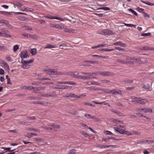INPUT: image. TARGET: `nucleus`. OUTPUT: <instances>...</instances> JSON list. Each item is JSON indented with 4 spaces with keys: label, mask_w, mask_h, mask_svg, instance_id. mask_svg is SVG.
Masks as SVG:
<instances>
[{
    "label": "nucleus",
    "mask_w": 154,
    "mask_h": 154,
    "mask_svg": "<svg viewBox=\"0 0 154 154\" xmlns=\"http://www.w3.org/2000/svg\"><path fill=\"white\" fill-rule=\"evenodd\" d=\"M44 71L46 72V73L49 74L50 76L53 77L57 75H61L62 74V72L57 71L55 69H48L44 70Z\"/></svg>",
    "instance_id": "nucleus-1"
},
{
    "label": "nucleus",
    "mask_w": 154,
    "mask_h": 154,
    "mask_svg": "<svg viewBox=\"0 0 154 154\" xmlns=\"http://www.w3.org/2000/svg\"><path fill=\"white\" fill-rule=\"evenodd\" d=\"M21 62L22 64L21 67L23 69H27L29 68L30 66V64L33 61L32 60H29L25 61L22 60Z\"/></svg>",
    "instance_id": "nucleus-2"
},
{
    "label": "nucleus",
    "mask_w": 154,
    "mask_h": 154,
    "mask_svg": "<svg viewBox=\"0 0 154 154\" xmlns=\"http://www.w3.org/2000/svg\"><path fill=\"white\" fill-rule=\"evenodd\" d=\"M98 33L103 35H113L114 32L110 29H105L98 31Z\"/></svg>",
    "instance_id": "nucleus-3"
},
{
    "label": "nucleus",
    "mask_w": 154,
    "mask_h": 154,
    "mask_svg": "<svg viewBox=\"0 0 154 154\" xmlns=\"http://www.w3.org/2000/svg\"><path fill=\"white\" fill-rule=\"evenodd\" d=\"M100 75L105 76H109L111 75H112V73H111L110 72L107 71H97L94 73V75Z\"/></svg>",
    "instance_id": "nucleus-4"
},
{
    "label": "nucleus",
    "mask_w": 154,
    "mask_h": 154,
    "mask_svg": "<svg viewBox=\"0 0 154 154\" xmlns=\"http://www.w3.org/2000/svg\"><path fill=\"white\" fill-rule=\"evenodd\" d=\"M79 73L77 72H75V78L77 79H82L84 80H89L90 78L88 77L85 76H82L81 75H78Z\"/></svg>",
    "instance_id": "nucleus-5"
},
{
    "label": "nucleus",
    "mask_w": 154,
    "mask_h": 154,
    "mask_svg": "<svg viewBox=\"0 0 154 154\" xmlns=\"http://www.w3.org/2000/svg\"><path fill=\"white\" fill-rule=\"evenodd\" d=\"M1 63L2 66V67L4 68L6 70L9 71L10 70V68L9 67L7 63L5 61H2L1 62Z\"/></svg>",
    "instance_id": "nucleus-6"
},
{
    "label": "nucleus",
    "mask_w": 154,
    "mask_h": 154,
    "mask_svg": "<svg viewBox=\"0 0 154 154\" xmlns=\"http://www.w3.org/2000/svg\"><path fill=\"white\" fill-rule=\"evenodd\" d=\"M20 54L21 58H27L28 57L27 51L26 50H23L20 53Z\"/></svg>",
    "instance_id": "nucleus-7"
},
{
    "label": "nucleus",
    "mask_w": 154,
    "mask_h": 154,
    "mask_svg": "<svg viewBox=\"0 0 154 154\" xmlns=\"http://www.w3.org/2000/svg\"><path fill=\"white\" fill-rule=\"evenodd\" d=\"M131 99H132L131 102H135L138 103L140 100H141V98L139 97H135L134 96L131 97Z\"/></svg>",
    "instance_id": "nucleus-8"
},
{
    "label": "nucleus",
    "mask_w": 154,
    "mask_h": 154,
    "mask_svg": "<svg viewBox=\"0 0 154 154\" xmlns=\"http://www.w3.org/2000/svg\"><path fill=\"white\" fill-rule=\"evenodd\" d=\"M114 45H119L123 47H126V45L125 43H122L120 41L117 42L113 43Z\"/></svg>",
    "instance_id": "nucleus-9"
},
{
    "label": "nucleus",
    "mask_w": 154,
    "mask_h": 154,
    "mask_svg": "<svg viewBox=\"0 0 154 154\" xmlns=\"http://www.w3.org/2000/svg\"><path fill=\"white\" fill-rule=\"evenodd\" d=\"M86 89L89 90V91H92L93 90L95 91H98L99 90V89L96 88L94 86H91L90 87H86L85 88Z\"/></svg>",
    "instance_id": "nucleus-10"
},
{
    "label": "nucleus",
    "mask_w": 154,
    "mask_h": 154,
    "mask_svg": "<svg viewBox=\"0 0 154 154\" xmlns=\"http://www.w3.org/2000/svg\"><path fill=\"white\" fill-rule=\"evenodd\" d=\"M143 88L145 89H148V90L151 91L152 90V88L151 87V85L150 86L149 84H143Z\"/></svg>",
    "instance_id": "nucleus-11"
},
{
    "label": "nucleus",
    "mask_w": 154,
    "mask_h": 154,
    "mask_svg": "<svg viewBox=\"0 0 154 154\" xmlns=\"http://www.w3.org/2000/svg\"><path fill=\"white\" fill-rule=\"evenodd\" d=\"M70 75L73 76V77L75 78V72L73 73L72 72H62V75Z\"/></svg>",
    "instance_id": "nucleus-12"
},
{
    "label": "nucleus",
    "mask_w": 154,
    "mask_h": 154,
    "mask_svg": "<svg viewBox=\"0 0 154 154\" xmlns=\"http://www.w3.org/2000/svg\"><path fill=\"white\" fill-rule=\"evenodd\" d=\"M148 102V101L146 99H143L141 98V100H140L138 103L144 105Z\"/></svg>",
    "instance_id": "nucleus-13"
},
{
    "label": "nucleus",
    "mask_w": 154,
    "mask_h": 154,
    "mask_svg": "<svg viewBox=\"0 0 154 154\" xmlns=\"http://www.w3.org/2000/svg\"><path fill=\"white\" fill-rule=\"evenodd\" d=\"M50 26L52 27H55L57 29H62V26L58 24H51Z\"/></svg>",
    "instance_id": "nucleus-14"
},
{
    "label": "nucleus",
    "mask_w": 154,
    "mask_h": 154,
    "mask_svg": "<svg viewBox=\"0 0 154 154\" xmlns=\"http://www.w3.org/2000/svg\"><path fill=\"white\" fill-rule=\"evenodd\" d=\"M140 1L142 3L146 4L148 5L151 6H154V3H151L149 2H145L142 0H140Z\"/></svg>",
    "instance_id": "nucleus-15"
},
{
    "label": "nucleus",
    "mask_w": 154,
    "mask_h": 154,
    "mask_svg": "<svg viewBox=\"0 0 154 154\" xmlns=\"http://www.w3.org/2000/svg\"><path fill=\"white\" fill-rule=\"evenodd\" d=\"M32 103L35 104H40L42 105H46L48 104V102H40L39 101L33 102Z\"/></svg>",
    "instance_id": "nucleus-16"
},
{
    "label": "nucleus",
    "mask_w": 154,
    "mask_h": 154,
    "mask_svg": "<svg viewBox=\"0 0 154 154\" xmlns=\"http://www.w3.org/2000/svg\"><path fill=\"white\" fill-rule=\"evenodd\" d=\"M61 89H70L72 87L69 86H65L64 85H62L60 86Z\"/></svg>",
    "instance_id": "nucleus-17"
},
{
    "label": "nucleus",
    "mask_w": 154,
    "mask_h": 154,
    "mask_svg": "<svg viewBox=\"0 0 154 154\" xmlns=\"http://www.w3.org/2000/svg\"><path fill=\"white\" fill-rule=\"evenodd\" d=\"M56 47L53 45H51L50 44H48L46 45L45 47L44 48H55Z\"/></svg>",
    "instance_id": "nucleus-18"
},
{
    "label": "nucleus",
    "mask_w": 154,
    "mask_h": 154,
    "mask_svg": "<svg viewBox=\"0 0 154 154\" xmlns=\"http://www.w3.org/2000/svg\"><path fill=\"white\" fill-rule=\"evenodd\" d=\"M152 109L148 108H144V112H152Z\"/></svg>",
    "instance_id": "nucleus-19"
},
{
    "label": "nucleus",
    "mask_w": 154,
    "mask_h": 154,
    "mask_svg": "<svg viewBox=\"0 0 154 154\" xmlns=\"http://www.w3.org/2000/svg\"><path fill=\"white\" fill-rule=\"evenodd\" d=\"M20 124L29 126L30 125L31 123L30 122H20Z\"/></svg>",
    "instance_id": "nucleus-20"
},
{
    "label": "nucleus",
    "mask_w": 154,
    "mask_h": 154,
    "mask_svg": "<svg viewBox=\"0 0 154 154\" xmlns=\"http://www.w3.org/2000/svg\"><path fill=\"white\" fill-rule=\"evenodd\" d=\"M81 73L82 74L86 75H87L86 76H91L93 74H94V73H89L84 72H81Z\"/></svg>",
    "instance_id": "nucleus-21"
},
{
    "label": "nucleus",
    "mask_w": 154,
    "mask_h": 154,
    "mask_svg": "<svg viewBox=\"0 0 154 154\" xmlns=\"http://www.w3.org/2000/svg\"><path fill=\"white\" fill-rule=\"evenodd\" d=\"M27 98L29 100H39L40 98L39 97H33L30 96L27 97Z\"/></svg>",
    "instance_id": "nucleus-22"
},
{
    "label": "nucleus",
    "mask_w": 154,
    "mask_h": 154,
    "mask_svg": "<svg viewBox=\"0 0 154 154\" xmlns=\"http://www.w3.org/2000/svg\"><path fill=\"white\" fill-rule=\"evenodd\" d=\"M51 126H52L54 128L53 130H57V129L60 128L59 125H54V124H52Z\"/></svg>",
    "instance_id": "nucleus-23"
},
{
    "label": "nucleus",
    "mask_w": 154,
    "mask_h": 154,
    "mask_svg": "<svg viewBox=\"0 0 154 154\" xmlns=\"http://www.w3.org/2000/svg\"><path fill=\"white\" fill-rule=\"evenodd\" d=\"M11 12H8L5 11H0V14L8 15L11 14Z\"/></svg>",
    "instance_id": "nucleus-24"
},
{
    "label": "nucleus",
    "mask_w": 154,
    "mask_h": 154,
    "mask_svg": "<svg viewBox=\"0 0 154 154\" xmlns=\"http://www.w3.org/2000/svg\"><path fill=\"white\" fill-rule=\"evenodd\" d=\"M85 62L89 63H91L98 64L99 62L98 61H92V60H85Z\"/></svg>",
    "instance_id": "nucleus-25"
},
{
    "label": "nucleus",
    "mask_w": 154,
    "mask_h": 154,
    "mask_svg": "<svg viewBox=\"0 0 154 154\" xmlns=\"http://www.w3.org/2000/svg\"><path fill=\"white\" fill-rule=\"evenodd\" d=\"M56 19L57 20H59L61 21H65V20L69 21V20L67 18H65V17H64V18H62L61 17H57Z\"/></svg>",
    "instance_id": "nucleus-26"
},
{
    "label": "nucleus",
    "mask_w": 154,
    "mask_h": 154,
    "mask_svg": "<svg viewBox=\"0 0 154 154\" xmlns=\"http://www.w3.org/2000/svg\"><path fill=\"white\" fill-rule=\"evenodd\" d=\"M116 62H117L120 63H124L126 64L127 63V62L126 61H125L124 60H122L118 59H117L116 60Z\"/></svg>",
    "instance_id": "nucleus-27"
},
{
    "label": "nucleus",
    "mask_w": 154,
    "mask_h": 154,
    "mask_svg": "<svg viewBox=\"0 0 154 154\" xmlns=\"http://www.w3.org/2000/svg\"><path fill=\"white\" fill-rule=\"evenodd\" d=\"M76 150L75 149H72L70 150L67 154H75Z\"/></svg>",
    "instance_id": "nucleus-28"
},
{
    "label": "nucleus",
    "mask_w": 154,
    "mask_h": 154,
    "mask_svg": "<svg viewBox=\"0 0 154 154\" xmlns=\"http://www.w3.org/2000/svg\"><path fill=\"white\" fill-rule=\"evenodd\" d=\"M6 78L7 80V84H8L11 85L12 83L10 81V79L7 75H6Z\"/></svg>",
    "instance_id": "nucleus-29"
},
{
    "label": "nucleus",
    "mask_w": 154,
    "mask_h": 154,
    "mask_svg": "<svg viewBox=\"0 0 154 154\" xmlns=\"http://www.w3.org/2000/svg\"><path fill=\"white\" fill-rule=\"evenodd\" d=\"M2 149H4L6 150V152H11L12 151H13L14 150H11V148L10 147H7V148H5V147H2L1 148Z\"/></svg>",
    "instance_id": "nucleus-30"
},
{
    "label": "nucleus",
    "mask_w": 154,
    "mask_h": 154,
    "mask_svg": "<svg viewBox=\"0 0 154 154\" xmlns=\"http://www.w3.org/2000/svg\"><path fill=\"white\" fill-rule=\"evenodd\" d=\"M99 9H102L105 11H109L110 10V8H109L107 7H103L99 8L97 9V10Z\"/></svg>",
    "instance_id": "nucleus-31"
},
{
    "label": "nucleus",
    "mask_w": 154,
    "mask_h": 154,
    "mask_svg": "<svg viewBox=\"0 0 154 154\" xmlns=\"http://www.w3.org/2000/svg\"><path fill=\"white\" fill-rule=\"evenodd\" d=\"M22 28H25L26 30H32V28L31 27H29L27 26H24L22 27Z\"/></svg>",
    "instance_id": "nucleus-32"
},
{
    "label": "nucleus",
    "mask_w": 154,
    "mask_h": 154,
    "mask_svg": "<svg viewBox=\"0 0 154 154\" xmlns=\"http://www.w3.org/2000/svg\"><path fill=\"white\" fill-rule=\"evenodd\" d=\"M28 129L30 131H33L36 132H40V130L38 129H35L34 128H28Z\"/></svg>",
    "instance_id": "nucleus-33"
},
{
    "label": "nucleus",
    "mask_w": 154,
    "mask_h": 154,
    "mask_svg": "<svg viewBox=\"0 0 154 154\" xmlns=\"http://www.w3.org/2000/svg\"><path fill=\"white\" fill-rule=\"evenodd\" d=\"M65 84L72 85H76V84L73 82H65Z\"/></svg>",
    "instance_id": "nucleus-34"
},
{
    "label": "nucleus",
    "mask_w": 154,
    "mask_h": 154,
    "mask_svg": "<svg viewBox=\"0 0 154 154\" xmlns=\"http://www.w3.org/2000/svg\"><path fill=\"white\" fill-rule=\"evenodd\" d=\"M85 116L86 117H87L88 118H91L92 119H93V118H94V116H91L90 114H85Z\"/></svg>",
    "instance_id": "nucleus-35"
},
{
    "label": "nucleus",
    "mask_w": 154,
    "mask_h": 154,
    "mask_svg": "<svg viewBox=\"0 0 154 154\" xmlns=\"http://www.w3.org/2000/svg\"><path fill=\"white\" fill-rule=\"evenodd\" d=\"M124 24L126 26L130 27H136V25L131 24H127L126 23H124Z\"/></svg>",
    "instance_id": "nucleus-36"
},
{
    "label": "nucleus",
    "mask_w": 154,
    "mask_h": 154,
    "mask_svg": "<svg viewBox=\"0 0 154 154\" xmlns=\"http://www.w3.org/2000/svg\"><path fill=\"white\" fill-rule=\"evenodd\" d=\"M99 50L101 51H113L114 50V49H107L106 48H103V49H101L100 50Z\"/></svg>",
    "instance_id": "nucleus-37"
},
{
    "label": "nucleus",
    "mask_w": 154,
    "mask_h": 154,
    "mask_svg": "<svg viewBox=\"0 0 154 154\" xmlns=\"http://www.w3.org/2000/svg\"><path fill=\"white\" fill-rule=\"evenodd\" d=\"M36 52V50L35 48H33L31 50V53L32 55H35Z\"/></svg>",
    "instance_id": "nucleus-38"
},
{
    "label": "nucleus",
    "mask_w": 154,
    "mask_h": 154,
    "mask_svg": "<svg viewBox=\"0 0 154 154\" xmlns=\"http://www.w3.org/2000/svg\"><path fill=\"white\" fill-rule=\"evenodd\" d=\"M91 56L93 57H97L98 58H104V59L106 58V56H101L99 55H95V54Z\"/></svg>",
    "instance_id": "nucleus-39"
},
{
    "label": "nucleus",
    "mask_w": 154,
    "mask_h": 154,
    "mask_svg": "<svg viewBox=\"0 0 154 154\" xmlns=\"http://www.w3.org/2000/svg\"><path fill=\"white\" fill-rule=\"evenodd\" d=\"M77 32L76 30L75 29H69V33H76Z\"/></svg>",
    "instance_id": "nucleus-40"
},
{
    "label": "nucleus",
    "mask_w": 154,
    "mask_h": 154,
    "mask_svg": "<svg viewBox=\"0 0 154 154\" xmlns=\"http://www.w3.org/2000/svg\"><path fill=\"white\" fill-rule=\"evenodd\" d=\"M143 16L145 17H148L149 18L150 17L149 15L145 12H143Z\"/></svg>",
    "instance_id": "nucleus-41"
},
{
    "label": "nucleus",
    "mask_w": 154,
    "mask_h": 154,
    "mask_svg": "<svg viewBox=\"0 0 154 154\" xmlns=\"http://www.w3.org/2000/svg\"><path fill=\"white\" fill-rule=\"evenodd\" d=\"M19 47L17 45H15L13 47V50L14 51H16L19 49Z\"/></svg>",
    "instance_id": "nucleus-42"
},
{
    "label": "nucleus",
    "mask_w": 154,
    "mask_h": 154,
    "mask_svg": "<svg viewBox=\"0 0 154 154\" xmlns=\"http://www.w3.org/2000/svg\"><path fill=\"white\" fill-rule=\"evenodd\" d=\"M135 111L137 112H141L142 111L144 112V108H137L135 109Z\"/></svg>",
    "instance_id": "nucleus-43"
},
{
    "label": "nucleus",
    "mask_w": 154,
    "mask_h": 154,
    "mask_svg": "<svg viewBox=\"0 0 154 154\" xmlns=\"http://www.w3.org/2000/svg\"><path fill=\"white\" fill-rule=\"evenodd\" d=\"M151 35V33L150 32L147 33H143L141 34V36H150Z\"/></svg>",
    "instance_id": "nucleus-44"
},
{
    "label": "nucleus",
    "mask_w": 154,
    "mask_h": 154,
    "mask_svg": "<svg viewBox=\"0 0 154 154\" xmlns=\"http://www.w3.org/2000/svg\"><path fill=\"white\" fill-rule=\"evenodd\" d=\"M70 114L74 115H77L78 114V112L76 111H71L69 112Z\"/></svg>",
    "instance_id": "nucleus-45"
},
{
    "label": "nucleus",
    "mask_w": 154,
    "mask_h": 154,
    "mask_svg": "<svg viewBox=\"0 0 154 154\" xmlns=\"http://www.w3.org/2000/svg\"><path fill=\"white\" fill-rule=\"evenodd\" d=\"M41 128L48 130H51L52 129V128L47 126H42L41 127Z\"/></svg>",
    "instance_id": "nucleus-46"
},
{
    "label": "nucleus",
    "mask_w": 154,
    "mask_h": 154,
    "mask_svg": "<svg viewBox=\"0 0 154 154\" xmlns=\"http://www.w3.org/2000/svg\"><path fill=\"white\" fill-rule=\"evenodd\" d=\"M91 84L92 85H100V83L97 82L95 81L92 82H91Z\"/></svg>",
    "instance_id": "nucleus-47"
},
{
    "label": "nucleus",
    "mask_w": 154,
    "mask_h": 154,
    "mask_svg": "<svg viewBox=\"0 0 154 154\" xmlns=\"http://www.w3.org/2000/svg\"><path fill=\"white\" fill-rule=\"evenodd\" d=\"M81 133L83 134L85 137H87L89 136L88 134L85 132V131H82L81 132Z\"/></svg>",
    "instance_id": "nucleus-48"
},
{
    "label": "nucleus",
    "mask_w": 154,
    "mask_h": 154,
    "mask_svg": "<svg viewBox=\"0 0 154 154\" xmlns=\"http://www.w3.org/2000/svg\"><path fill=\"white\" fill-rule=\"evenodd\" d=\"M137 10L139 11L140 12H143V11L144 10V9L140 8L139 7H137L136 8Z\"/></svg>",
    "instance_id": "nucleus-49"
},
{
    "label": "nucleus",
    "mask_w": 154,
    "mask_h": 154,
    "mask_svg": "<svg viewBox=\"0 0 154 154\" xmlns=\"http://www.w3.org/2000/svg\"><path fill=\"white\" fill-rule=\"evenodd\" d=\"M24 10L28 12H32L33 11V9L31 8H26Z\"/></svg>",
    "instance_id": "nucleus-50"
},
{
    "label": "nucleus",
    "mask_w": 154,
    "mask_h": 154,
    "mask_svg": "<svg viewBox=\"0 0 154 154\" xmlns=\"http://www.w3.org/2000/svg\"><path fill=\"white\" fill-rule=\"evenodd\" d=\"M8 22L6 20H3V19H0V23H3L5 24V23H7Z\"/></svg>",
    "instance_id": "nucleus-51"
},
{
    "label": "nucleus",
    "mask_w": 154,
    "mask_h": 154,
    "mask_svg": "<svg viewBox=\"0 0 154 154\" xmlns=\"http://www.w3.org/2000/svg\"><path fill=\"white\" fill-rule=\"evenodd\" d=\"M6 60L9 62H11L12 61V59L11 57L9 56H7L6 57Z\"/></svg>",
    "instance_id": "nucleus-52"
},
{
    "label": "nucleus",
    "mask_w": 154,
    "mask_h": 154,
    "mask_svg": "<svg viewBox=\"0 0 154 154\" xmlns=\"http://www.w3.org/2000/svg\"><path fill=\"white\" fill-rule=\"evenodd\" d=\"M112 121L114 122H119L121 123H122V122L120 120H118L115 119H112Z\"/></svg>",
    "instance_id": "nucleus-53"
},
{
    "label": "nucleus",
    "mask_w": 154,
    "mask_h": 154,
    "mask_svg": "<svg viewBox=\"0 0 154 154\" xmlns=\"http://www.w3.org/2000/svg\"><path fill=\"white\" fill-rule=\"evenodd\" d=\"M3 36H2V37H11V36L7 34L6 33H3Z\"/></svg>",
    "instance_id": "nucleus-54"
},
{
    "label": "nucleus",
    "mask_w": 154,
    "mask_h": 154,
    "mask_svg": "<svg viewBox=\"0 0 154 154\" xmlns=\"http://www.w3.org/2000/svg\"><path fill=\"white\" fill-rule=\"evenodd\" d=\"M7 49L6 47L4 46H1L0 45V50L2 51H3Z\"/></svg>",
    "instance_id": "nucleus-55"
},
{
    "label": "nucleus",
    "mask_w": 154,
    "mask_h": 154,
    "mask_svg": "<svg viewBox=\"0 0 154 154\" xmlns=\"http://www.w3.org/2000/svg\"><path fill=\"white\" fill-rule=\"evenodd\" d=\"M125 131L122 129H120L119 131V133L122 134H125Z\"/></svg>",
    "instance_id": "nucleus-56"
},
{
    "label": "nucleus",
    "mask_w": 154,
    "mask_h": 154,
    "mask_svg": "<svg viewBox=\"0 0 154 154\" xmlns=\"http://www.w3.org/2000/svg\"><path fill=\"white\" fill-rule=\"evenodd\" d=\"M30 38H37V36L35 35H31L29 34V37Z\"/></svg>",
    "instance_id": "nucleus-57"
},
{
    "label": "nucleus",
    "mask_w": 154,
    "mask_h": 154,
    "mask_svg": "<svg viewBox=\"0 0 154 154\" xmlns=\"http://www.w3.org/2000/svg\"><path fill=\"white\" fill-rule=\"evenodd\" d=\"M133 81L132 80L126 79L124 80V82L126 83H131Z\"/></svg>",
    "instance_id": "nucleus-58"
},
{
    "label": "nucleus",
    "mask_w": 154,
    "mask_h": 154,
    "mask_svg": "<svg viewBox=\"0 0 154 154\" xmlns=\"http://www.w3.org/2000/svg\"><path fill=\"white\" fill-rule=\"evenodd\" d=\"M104 133L107 135H112V133L111 132L108 131H105Z\"/></svg>",
    "instance_id": "nucleus-59"
},
{
    "label": "nucleus",
    "mask_w": 154,
    "mask_h": 154,
    "mask_svg": "<svg viewBox=\"0 0 154 154\" xmlns=\"http://www.w3.org/2000/svg\"><path fill=\"white\" fill-rule=\"evenodd\" d=\"M66 46V45L64 44H62L59 46V48L61 49H63V47Z\"/></svg>",
    "instance_id": "nucleus-60"
},
{
    "label": "nucleus",
    "mask_w": 154,
    "mask_h": 154,
    "mask_svg": "<svg viewBox=\"0 0 154 154\" xmlns=\"http://www.w3.org/2000/svg\"><path fill=\"white\" fill-rule=\"evenodd\" d=\"M125 134L127 135L128 136L131 135H132V134L131 132H130L128 131H125Z\"/></svg>",
    "instance_id": "nucleus-61"
},
{
    "label": "nucleus",
    "mask_w": 154,
    "mask_h": 154,
    "mask_svg": "<svg viewBox=\"0 0 154 154\" xmlns=\"http://www.w3.org/2000/svg\"><path fill=\"white\" fill-rule=\"evenodd\" d=\"M137 144H144L145 143L144 141L138 140L137 141Z\"/></svg>",
    "instance_id": "nucleus-62"
},
{
    "label": "nucleus",
    "mask_w": 154,
    "mask_h": 154,
    "mask_svg": "<svg viewBox=\"0 0 154 154\" xmlns=\"http://www.w3.org/2000/svg\"><path fill=\"white\" fill-rule=\"evenodd\" d=\"M0 30L1 31V32H2L3 33H6L8 32V31H7L4 28H2L0 29Z\"/></svg>",
    "instance_id": "nucleus-63"
},
{
    "label": "nucleus",
    "mask_w": 154,
    "mask_h": 154,
    "mask_svg": "<svg viewBox=\"0 0 154 154\" xmlns=\"http://www.w3.org/2000/svg\"><path fill=\"white\" fill-rule=\"evenodd\" d=\"M44 88L43 87H35V90L37 91V90H44Z\"/></svg>",
    "instance_id": "nucleus-64"
}]
</instances>
